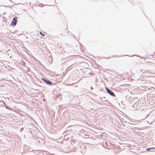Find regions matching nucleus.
<instances>
[{"label":"nucleus","instance_id":"nucleus-12","mask_svg":"<svg viewBox=\"0 0 155 155\" xmlns=\"http://www.w3.org/2000/svg\"><path fill=\"white\" fill-rule=\"evenodd\" d=\"M128 55H125L124 56H128Z\"/></svg>","mask_w":155,"mask_h":155},{"label":"nucleus","instance_id":"nucleus-2","mask_svg":"<svg viewBox=\"0 0 155 155\" xmlns=\"http://www.w3.org/2000/svg\"><path fill=\"white\" fill-rule=\"evenodd\" d=\"M105 89L106 90L107 92L111 96L113 97L115 96V94L112 91L108 88L107 87H106Z\"/></svg>","mask_w":155,"mask_h":155},{"label":"nucleus","instance_id":"nucleus-1","mask_svg":"<svg viewBox=\"0 0 155 155\" xmlns=\"http://www.w3.org/2000/svg\"><path fill=\"white\" fill-rule=\"evenodd\" d=\"M41 79L48 85L51 86L54 84L52 83L51 81L50 80L48 79L47 78H41Z\"/></svg>","mask_w":155,"mask_h":155},{"label":"nucleus","instance_id":"nucleus-10","mask_svg":"<svg viewBox=\"0 0 155 155\" xmlns=\"http://www.w3.org/2000/svg\"><path fill=\"white\" fill-rule=\"evenodd\" d=\"M153 94H152V96H151V97H153Z\"/></svg>","mask_w":155,"mask_h":155},{"label":"nucleus","instance_id":"nucleus-9","mask_svg":"<svg viewBox=\"0 0 155 155\" xmlns=\"http://www.w3.org/2000/svg\"><path fill=\"white\" fill-rule=\"evenodd\" d=\"M6 14V13L5 12H4V13H3V15H4V14Z\"/></svg>","mask_w":155,"mask_h":155},{"label":"nucleus","instance_id":"nucleus-8","mask_svg":"<svg viewBox=\"0 0 155 155\" xmlns=\"http://www.w3.org/2000/svg\"><path fill=\"white\" fill-rule=\"evenodd\" d=\"M71 84H68V85L71 86Z\"/></svg>","mask_w":155,"mask_h":155},{"label":"nucleus","instance_id":"nucleus-7","mask_svg":"<svg viewBox=\"0 0 155 155\" xmlns=\"http://www.w3.org/2000/svg\"><path fill=\"white\" fill-rule=\"evenodd\" d=\"M91 90H93V88L92 87H91Z\"/></svg>","mask_w":155,"mask_h":155},{"label":"nucleus","instance_id":"nucleus-11","mask_svg":"<svg viewBox=\"0 0 155 155\" xmlns=\"http://www.w3.org/2000/svg\"><path fill=\"white\" fill-rule=\"evenodd\" d=\"M134 55H132V56H130V57H132V56H133Z\"/></svg>","mask_w":155,"mask_h":155},{"label":"nucleus","instance_id":"nucleus-4","mask_svg":"<svg viewBox=\"0 0 155 155\" xmlns=\"http://www.w3.org/2000/svg\"><path fill=\"white\" fill-rule=\"evenodd\" d=\"M155 148L154 147H150L147 149V151H152V149H154Z\"/></svg>","mask_w":155,"mask_h":155},{"label":"nucleus","instance_id":"nucleus-6","mask_svg":"<svg viewBox=\"0 0 155 155\" xmlns=\"http://www.w3.org/2000/svg\"><path fill=\"white\" fill-rule=\"evenodd\" d=\"M73 37H74V38L75 39H76V40H77V39H77V38H76V37H75V35H73Z\"/></svg>","mask_w":155,"mask_h":155},{"label":"nucleus","instance_id":"nucleus-3","mask_svg":"<svg viewBox=\"0 0 155 155\" xmlns=\"http://www.w3.org/2000/svg\"><path fill=\"white\" fill-rule=\"evenodd\" d=\"M17 17H16L14 18L11 22V25H14L15 26L16 25L17 22Z\"/></svg>","mask_w":155,"mask_h":155},{"label":"nucleus","instance_id":"nucleus-5","mask_svg":"<svg viewBox=\"0 0 155 155\" xmlns=\"http://www.w3.org/2000/svg\"><path fill=\"white\" fill-rule=\"evenodd\" d=\"M40 34L42 36H45V35L43 34H42V33L41 32H40Z\"/></svg>","mask_w":155,"mask_h":155}]
</instances>
